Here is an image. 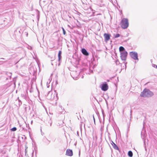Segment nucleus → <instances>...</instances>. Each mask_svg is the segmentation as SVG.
<instances>
[{"label":"nucleus","mask_w":157,"mask_h":157,"mask_svg":"<svg viewBox=\"0 0 157 157\" xmlns=\"http://www.w3.org/2000/svg\"><path fill=\"white\" fill-rule=\"evenodd\" d=\"M66 155L68 156H71L73 155V151L71 150L67 149L66 150Z\"/></svg>","instance_id":"423d86ee"},{"label":"nucleus","mask_w":157,"mask_h":157,"mask_svg":"<svg viewBox=\"0 0 157 157\" xmlns=\"http://www.w3.org/2000/svg\"><path fill=\"white\" fill-rule=\"evenodd\" d=\"M115 63L117 65H118L120 63L118 60H117L115 61Z\"/></svg>","instance_id":"dca6fc26"},{"label":"nucleus","mask_w":157,"mask_h":157,"mask_svg":"<svg viewBox=\"0 0 157 157\" xmlns=\"http://www.w3.org/2000/svg\"><path fill=\"white\" fill-rule=\"evenodd\" d=\"M141 137H142V138L144 139V138L145 137V135L144 134H142V133L141 132Z\"/></svg>","instance_id":"2eb2a0df"},{"label":"nucleus","mask_w":157,"mask_h":157,"mask_svg":"<svg viewBox=\"0 0 157 157\" xmlns=\"http://www.w3.org/2000/svg\"><path fill=\"white\" fill-rule=\"evenodd\" d=\"M62 29L63 31V34L64 35H65L66 34V31L63 28H62Z\"/></svg>","instance_id":"f3484780"},{"label":"nucleus","mask_w":157,"mask_h":157,"mask_svg":"<svg viewBox=\"0 0 157 157\" xmlns=\"http://www.w3.org/2000/svg\"><path fill=\"white\" fill-rule=\"evenodd\" d=\"M112 146L115 149L119 150L118 147L115 143H113V145H112Z\"/></svg>","instance_id":"9b49d317"},{"label":"nucleus","mask_w":157,"mask_h":157,"mask_svg":"<svg viewBox=\"0 0 157 157\" xmlns=\"http://www.w3.org/2000/svg\"><path fill=\"white\" fill-rule=\"evenodd\" d=\"M99 119L100 121V118H99Z\"/></svg>","instance_id":"c756f323"},{"label":"nucleus","mask_w":157,"mask_h":157,"mask_svg":"<svg viewBox=\"0 0 157 157\" xmlns=\"http://www.w3.org/2000/svg\"><path fill=\"white\" fill-rule=\"evenodd\" d=\"M108 86L106 82H105L101 85V89L104 91L107 90L108 89Z\"/></svg>","instance_id":"39448f33"},{"label":"nucleus","mask_w":157,"mask_h":157,"mask_svg":"<svg viewBox=\"0 0 157 157\" xmlns=\"http://www.w3.org/2000/svg\"><path fill=\"white\" fill-rule=\"evenodd\" d=\"M130 55L134 59L138 60V54L137 52H131L130 53Z\"/></svg>","instance_id":"7ed1b4c3"},{"label":"nucleus","mask_w":157,"mask_h":157,"mask_svg":"<svg viewBox=\"0 0 157 157\" xmlns=\"http://www.w3.org/2000/svg\"><path fill=\"white\" fill-rule=\"evenodd\" d=\"M61 53H62V52L61 51H60L59 52L58 54L59 61H60L61 60Z\"/></svg>","instance_id":"1a4fd4ad"},{"label":"nucleus","mask_w":157,"mask_h":157,"mask_svg":"<svg viewBox=\"0 0 157 157\" xmlns=\"http://www.w3.org/2000/svg\"><path fill=\"white\" fill-rule=\"evenodd\" d=\"M80 151H79V155H80Z\"/></svg>","instance_id":"a878e982"},{"label":"nucleus","mask_w":157,"mask_h":157,"mask_svg":"<svg viewBox=\"0 0 157 157\" xmlns=\"http://www.w3.org/2000/svg\"><path fill=\"white\" fill-rule=\"evenodd\" d=\"M93 118H94V115H93Z\"/></svg>","instance_id":"c85d7f7f"},{"label":"nucleus","mask_w":157,"mask_h":157,"mask_svg":"<svg viewBox=\"0 0 157 157\" xmlns=\"http://www.w3.org/2000/svg\"><path fill=\"white\" fill-rule=\"evenodd\" d=\"M153 95V93L152 92L149 90L145 89L141 93L140 96L143 97H150L152 96Z\"/></svg>","instance_id":"f257e3e1"},{"label":"nucleus","mask_w":157,"mask_h":157,"mask_svg":"<svg viewBox=\"0 0 157 157\" xmlns=\"http://www.w3.org/2000/svg\"><path fill=\"white\" fill-rule=\"evenodd\" d=\"M119 51L120 53H121V52H126V51L125 50V49L122 46H121L120 47Z\"/></svg>","instance_id":"9d476101"},{"label":"nucleus","mask_w":157,"mask_h":157,"mask_svg":"<svg viewBox=\"0 0 157 157\" xmlns=\"http://www.w3.org/2000/svg\"><path fill=\"white\" fill-rule=\"evenodd\" d=\"M90 71L91 72H92V71Z\"/></svg>","instance_id":"7c9ffc66"},{"label":"nucleus","mask_w":157,"mask_h":157,"mask_svg":"<svg viewBox=\"0 0 157 157\" xmlns=\"http://www.w3.org/2000/svg\"><path fill=\"white\" fill-rule=\"evenodd\" d=\"M81 51L82 54L86 56H87L88 55V53L85 49L82 48V49Z\"/></svg>","instance_id":"6e6552de"},{"label":"nucleus","mask_w":157,"mask_h":157,"mask_svg":"<svg viewBox=\"0 0 157 157\" xmlns=\"http://www.w3.org/2000/svg\"><path fill=\"white\" fill-rule=\"evenodd\" d=\"M145 124V122H144V123H143V124L144 125Z\"/></svg>","instance_id":"b1692460"},{"label":"nucleus","mask_w":157,"mask_h":157,"mask_svg":"<svg viewBox=\"0 0 157 157\" xmlns=\"http://www.w3.org/2000/svg\"><path fill=\"white\" fill-rule=\"evenodd\" d=\"M90 9L91 10H92H92L91 7L90 8Z\"/></svg>","instance_id":"412c9836"},{"label":"nucleus","mask_w":157,"mask_h":157,"mask_svg":"<svg viewBox=\"0 0 157 157\" xmlns=\"http://www.w3.org/2000/svg\"><path fill=\"white\" fill-rule=\"evenodd\" d=\"M111 142L112 143L111 144L112 145H113V143H114L113 141H111Z\"/></svg>","instance_id":"6ab92c4d"},{"label":"nucleus","mask_w":157,"mask_h":157,"mask_svg":"<svg viewBox=\"0 0 157 157\" xmlns=\"http://www.w3.org/2000/svg\"><path fill=\"white\" fill-rule=\"evenodd\" d=\"M95 118H93V119H94V122H95Z\"/></svg>","instance_id":"4be33fe9"},{"label":"nucleus","mask_w":157,"mask_h":157,"mask_svg":"<svg viewBox=\"0 0 157 157\" xmlns=\"http://www.w3.org/2000/svg\"><path fill=\"white\" fill-rule=\"evenodd\" d=\"M11 131H15L16 130L17 128L16 127H14L12 128H11Z\"/></svg>","instance_id":"4468645a"},{"label":"nucleus","mask_w":157,"mask_h":157,"mask_svg":"<svg viewBox=\"0 0 157 157\" xmlns=\"http://www.w3.org/2000/svg\"><path fill=\"white\" fill-rule=\"evenodd\" d=\"M120 36V35L119 34H117L115 35H114V36L115 38H117L119 37Z\"/></svg>","instance_id":"ddd939ff"},{"label":"nucleus","mask_w":157,"mask_h":157,"mask_svg":"<svg viewBox=\"0 0 157 157\" xmlns=\"http://www.w3.org/2000/svg\"><path fill=\"white\" fill-rule=\"evenodd\" d=\"M127 55V52L126 51L121 53V57L122 60L125 61L126 60Z\"/></svg>","instance_id":"20e7f679"},{"label":"nucleus","mask_w":157,"mask_h":157,"mask_svg":"<svg viewBox=\"0 0 157 157\" xmlns=\"http://www.w3.org/2000/svg\"><path fill=\"white\" fill-rule=\"evenodd\" d=\"M153 66L154 67H156V68H157V65H155V64H153Z\"/></svg>","instance_id":"a211bd4d"},{"label":"nucleus","mask_w":157,"mask_h":157,"mask_svg":"<svg viewBox=\"0 0 157 157\" xmlns=\"http://www.w3.org/2000/svg\"><path fill=\"white\" fill-rule=\"evenodd\" d=\"M51 124H52V123H50V126H51Z\"/></svg>","instance_id":"393cba45"},{"label":"nucleus","mask_w":157,"mask_h":157,"mask_svg":"<svg viewBox=\"0 0 157 157\" xmlns=\"http://www.w3.org/2000/svg\"><path fill=\"white\" fill-rule=\"evenodd\" d=\"M145 150H146V147H145Z\"/></svg>","instance_id":"cd10ccee"},{"label":"nucleus","mask_w":157,"mask_h":157,"mask_svg":"<svg viewBox=\"0 0 157 157\" xmlns=\"http://www.w3.org/2000/svg\"><path fill=\"white\" fill-rule=\"evenodd\" d=\"M32 122H33V121H31V124H32Z\"/></svg>","instance_id":"5701e85b"},{"label":"nucleus","mask_w":157,"mask_h":157,"mask_svg":"<svg viewBox=\"0 0 157 157\" xmlns=\"http://www.w3.org/2000/svg\"><path fill=\"white\" fill-rule=\"evenodd\" d=\"M121 26L124 29H126L128 26V20L127 18L123 19L121 22Z\"/></svg>","instance_id":"f03ea898"},{"label":"nucleus","mask_w":157,"mask_h":157,"mask_svg":"<svg viewBox=\"0 0 157 157\" xmlns=\"http://www.w3.org/2000/svg\"><path fill=\"white\" fill-rule=\"evenodd\" d=\"M104 36L105 38V40L108 41L110 39V35L105 33L104 34Z\"/></svg>","instance_id":"0eeeda50"},{"label":"nucleus","mask_w":157,"mask_h":157,"mask_svg":"<svg viewBox=\"0 0 157 157\" xmlns=\"http://www.w3.org/2000/svg\"><path fill=\"white\" fill-rule=\"evenodd\" d=\"M94 13V12H92V13Z\"/></svg>","instance_id":"2f4dec72"},{"label":"nucleus","mask_w":157,"mask_h":157,"mask_svg":"<svg viewBox=\"0 0 157 157\" xmlns=\"http://www.w3.org/2000/svg\"><path fill=\"white\" fill-rule=\"evenodd\" d=\"M128 155L130 157H132L133 156V153L131 151H129L128 152Z\"/></svg>","instance_id":"f8f14e48"},{"label":"nucleus","mask_w":157,"mask_h":157,"mask_svg":"<svg viewBox=\"0 0 157 157\" xmlns=\"http://www.w3.org/2000/svg\"><path fill=\"white\" fill-rule=\"evenodd\" d=\"M128 120L129 121H130L131 120V118H128Z\"/></svg>","instance_id":"aec40b11"},{"label":"nucleus","mask_w":157,"mask_h":157,"mask_svg":"<svg viewBox=\"0 0 157 157\" xmlns=\"http://www.w3.org/2000/svg\"><path fill=\"white\" fill-rule=\"evenodd\" d=\"M144 144H145V140H144Z\"/></svg>","instance_id":"bb28decb"}]
</instances>
